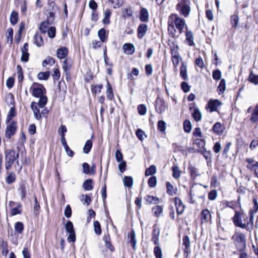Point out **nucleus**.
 Segmentation results:
<instances>
[{
    "label": "nucleus",
    "instance_id": "nucleus-1",
    "mask_svg": "<svg viewBox=\"0 0 258 258\" xmlns=\"http://www.w3.org/2000/svg\"><path fill=\"white\" fill-rule=\"evenodd\" d=\"M176 28H177V16L175 14H172L169 18L168 30L171 37L169 42L172 44L170 46L171 53L172 62L175 68L177 65V45L176 44L175 40H173L172 39H175L176 36Z\"/></svg>",
    "mask_w": 258,
    "mask_h": 258
},
{
    "label": "nucleus",
    "instance_id": "nucleus-2",
    "mask_svg": "<svg viewBox=\"0 0 258 258\" xmlns=\"http://www.w3.org/2000/svg\"><path fill=\"white\" fill-rule=\"evenodd\" d=\"M30 90L33 96L39 98L37 104L40 107L43 108L47 102V98L45 95L46 90L44 86L42 84L34 83Z\"/></svg>",
    "mask_w": 258,
    "mask_h": 258
},
{
    "label": "nucleus",
    "instance_id": "nucleus-3",
    "mask_svg": "<svg viewBox=\"0 0 258 258\" xmlns=\"http://www.w3.org/2000/svg\"><path fill=\"white\" fill-rule=\"evenodd\" d=\"M253 219L252 215H250L249 217L243 214L236 212L233 218V222L236 226L250 230L253 227Z\"/></svg>",
    "mask_w": 258,
    "mask_h": 258
},
{
    "label": "nucleus",
    "instance_id": "nucleus-4",
    "mask_svg": "<svg viewBox=\"0 0 258 258\" xmlns=\"http://www.w3.org/2000/svg\"><path fill=\"white\" fill-rule=\"evenodd\" d=\"M5 168L9 170L11 168L14 162L18 159L19 153H16L14 150L8 149L5 152Z\"/></svg>",
    "mask_w": 258,
    "mask_h": 258
},
{
    "label": "nucleus",
    "instance_id": "nucleus-5",
    "mask_svg": "<svg viewBox=\"0 0 258 258\" xmlns=\"http://www.w3.org/2000/svg\"><path fill=\"white\" fill-rule=\"evenodd\" d=\"M185 28L186 30V40L190 46H193L195 43L194 42L193 34L191 32L187 31V26L183 19L178 18V30L181 31L182 29Z\"/></svg>",
    "mask_w": 258,
    "mask_h": 258
},
{
    "label": "nucleus",
    "instance_id": "nucleus-6",
    "mask_svg": "<svg viewBox=\"0 0 258 258\" xmlns=\"http://www.w3.org/2000/svg\"><path fill=\"white\" fill-rule=\"evenodd\" d=\"M5 136L8 139H10L12 136L15 134L17 130V122L12 121L10 122L7 123Z\"/></svg>",
    "mask_w": 258,
    "mask_h": 258
},
{
    "label": "nucleus",
    "instance_id": "nucleus-7",
    "mask_svg": "<svg viewBox=\"0 0 258 258\" xmlns=\"http://www.w3.org/2000/svg\"><path fill=\"white\" fill-rule=\"evenodd\" d=\"M64 227L67 232L69 234L67 240L69 242H74L76 240V234L73 223L70 221H68L66 223Z\"/></svg>",
    "mask_w": 258,
    "mask_h": 258
},
{
    "label": "nucleus",
    "instance_id": "nucleus-8",
    "mask_svg": "<svg viewBox=\"0 0 258 258\" xmlns=\"http://www.w3.org/2000/svg\"><path fill=\"white\" fill-rule=\"evenodd\" d=\"M167 108V105L164 100L158 96L156 100L155 110L159 114L164 112Z\"/></svg>",
    "mask_w": 258,
    "mask_h": 258
},
{
    "label": "nucleus",
    "instance_id": "nucleus-9",
    "mask_svg": "<svg viewBox=\"0 0 258 258\" xmlns=\"http://www.w3.org/2000/svg\"><path fill=\"white\" fill-rule=\"evenodd\" d=\"M190 11V2L188 0H182L180 3V14L184 17H187Z\"/></svg>",
    "mask_w": 258,
    "mask_h": 258
},
{
    "label": "nucleus",
    "instance_id": "nucleus-10",
    "mask_svg": "<svg viewBox=\"0 0 258 258\" xmlns=\"http://www.w3.org/2000/svg\"><path fill=\"white\" fill-rule=\"evenodd\" d=\"M247 113H250L251 115L249 118V120L251 122L255 123L258 122V103L252 108L251 106L249 107L247 110Z\"/></svg>",
    "mask_w": 258,
    "mask_h": 258
},
{
    "label": "nucleus",
    "instance_id": "nucleus-11",
    "mask_svg": "<svg viewBox=\"0 0 258 258\" xmlns=\"http://www.w3.org/2000/svg\"><path fill=\"white\" fill-rule=\"evenodd\" d=\"M221 105V103L218 100H211L207 104V108L209 109L210 112L215 111Z\"/></svg>",
    "mask_w": 258,
    "mask_h": 258
},
{
    "label": "nucleus",
    "instance_id": "nucleus-12",
    "mask_svg": "<svg viewBox=\"0 0 258 258\" xmlns=\"http://www.w3.org/2000/svg\"><path fill=\"white\" fill-rule=\"evenodd\" d=\"M190 244V240L187 236H184L182 239V245L184 246V256L187 258L190 252L189 246Z\"/></svg>",
    "mask_w": 258,
    "mask_h": 258
},
{
    "label": "nucleus",
    "instance_id": "nucleus-13",
    "mask_svg": "<svg viewBox=\"0 0 258 258\" xmlns=\"http://www.w3.org/2000/svg\"><path fill=\"white\" fill-rule=\"evenodd\" d=\"M211 214L207 209L203 210L201 213L202 223H207L211 220Z\"/></svg>",
    "mask_w": 258,
    "mask_h": 258
},
{
    "label": "nucleus",
    "instance_id": "nucleus-14",
    "mask_svg": "<svg viewBox=\"0 0 258 258\" xmlns=\"http://www.w3.org/2000/svg\"><path fill=\"white\" fill-rule=\"evenodd\" d=\"M160 235V230L159 228H157L156 226H154L153 227V233H152V240L154 242L155 245H159V236Z\"/></svg>",
    "mask_w": 258,
    "mask_h": 258
},
{
    "label": "nucleus",
    "instance_id": "nucleus-15",
    "mask_svg": "<svg viewBox=\"0 0 258 258\" xmlns=\"http://www.w3.org/2000/svg\"><path fill=\"white\" fill-rule=\"evenodd\" d=\"M234 241L240 243L242 246L245 244V236L242 233H236L232 236Z\"/></svg>",
    "mask_w": 258,
    "mask_h": 258
},
{
    "label": "nucleus",
    "instance_id": "nucleus-16",
    "mask_svg": "<svg viewBox=\"0 0 258 258\" xmlns=\"http://www.w3.org/2000/svg\"><path fill=\"white\" fill-rule=\"evenodd\" d=\"M122 49L124 52L127 54H132L135 50L134 45L131 43L124 44L123 45Z\"/></svg>",
    "mask_w": 258,
    "mask_h": 258
},
{
    "label": "nucleus",
    "instance_id": "nucleus-17",
    "mask_svg": "<svg viewBox=\"0 0 258 258\" xmlns=\"http://www.w3.org/2000/svg\"><path fill=\"white\" fill-rule=\"evenodd\" d=\"M212 130L216 134L221 135L224 132L225 127L223 124L218 122L213 125Z\"/></svg>",
    "mask_w": 258,
    "mask_h": 258
},
{
    "label": "nucleus",
    "instance_id": "nucleus-18",
    "mask_svg": "<svg viewBox=\"0 0 258 258\" xmlns=\"http://www.w3.org/2000/svg\"><path fill=\"white\" fill-rule=\"evenodd\" d=\"M148 27L145 24H142L139 25L138 28V37L139 38H142L146 34Z\"/></svg>",
    "mask_w": 258,
    "mask_h": 258
},
{
    "label": "nucleus",
    "instance_id": "nucleus-19",
    "mask_svg": "<svg viewBox=\"0 0 258 258\" xmlns=\"http://www.w3.org/2000/svg\"><path fill=\"white\" fill-rule=\"evenodd\" d=\"M180 76L183 80H187L188 79L187 65L185 62H182L180 67Z\"/></svg>",
    "mask_w": 258,
    "mask_h": 258
},
{
    "label": "nucleus",
    "instance_id": "nucleus-20",
    "mask_svg": "<svg viewBox=\"0 0 258 258\" xmlns=\"http://www.w3.org/2000/svg\"><path fill=\"white\" fill-rule=\"evenodd\" d=\"M140 20L142 22H148L149 20V13L148 10L142 8L140 11Z\"/></svg>",
    "mask_w": 258,
    "mask_h": 258
},
{
    "label": "nucleus",
    "instance_id": "nucleus-21",
    "mask_svg": "<svg viewBox=\"0 0 258 258\" xmlns=\"http://www.w3.org/2000/svg\"><path fill=\"white\" fill-rule=\"evenodd\" d=\"M31 107L34 114L35 117L36 119L39 120L41 118V114L40 113L39 109L36 106V103L33 102L31 103Z\"/></svg>",
    "mask_w": 258,
    "mask_h": 258
},
{
    "label": "nucleus",
    "instance_id": "nucleus-22",
    "mask_svg": "<svg viewBox=\"0 0 258 258\" xmlns=\"http://www.w3.org/2000/svg\"><path fill=\"white\" fill-rule=\"evenodd\" d=\"M51 27L48 21H44L40 24L39 28L41 33L45 34Z\"/></svg>",
    "mask_w": 258,
    "mask_h": 258
},
{
    "label": "nucleus",
    "instance_id": "nucleus-23",
    "mask_svg": "<svg viewBox=\"0 0 258 258\" xmlns=\"http://www.w3.org/2000/svg\"><path fill=\"white\" fill-rule=\"evenodd\" d=\"M106 87H107V89H106L107 98L109 100H112L114 98V94L113 93V91H112L111 85L109 83L108 80L107 81Z\"/></svg>",
    "mask_w": 258,
    "mask_h": 258
},
{
    "label": "nucleus",
    "instance_id": "nucleus-24",
    "mask_svg": "<svg viewBox=\"0 0 258 258\" xmlns=\"http://www.w3.org/2000/svg\"><path fill=\"white\" fill-rule=\"evenodd\" d=\"M34 43L38 47H41L43 45L44 42L42 36L38 33H36L34 36Z\"/></svg>",
    "mask_w": 258,
    "mask_h": 258
},
{
    "label": "nucleus",
    "instance_id": "nucleus-25",
    "mask_svg": "<svg viewBox=\"0 0 258 258\" xmlns=\"http://www.w3.org/2000/svg\"><path fill=\"white\" fill-rule=\"evenodd\" d=\"M68 50L65 47L60 48L57 50V56L59 59H62L65 57V56L67 55Z\"/></svg>",
    "mask_w": 258,
    "mask_h": 258
},
{
    "label": "nucleus",
    "instance_id": "nucleus-26",
    "mask_svg": "<svg viewBox=\"0 0 258 258\" xmlns=\"http://www.w3.org/2000/svg\"><path fill=\"white\" fill-rule=\"evenodd\" d=\"M98 35L101 42H104L106 41L107 37L106 35V31L104 29L102 28L99 30L98 32Z\"/></svg>",
    "mask_w": 258,
    "mask_h": 258
},
{
    "label": "nucleus",
    "instance_id": "nucleus-27",
    "mask_svg": "<svg viewBox=\"0 0 258 258\" xmlns=\"http://www.w3.org/2000/svg\"><path fill=\"white\" fill-rule=\"evenodd\" d=\"M166 185L168 194L173 196L176 194V189L174 188L173 185L170 182H167Z\"/></svg>",
    "mask_w": 258,
    "mask_h": 258
},
{
    "label": "nucleus",
    "instance_id": "nucleus-28",
    "mask_svg": "<svg viewBox=\"0 0 258 258\" xmlns=\"http://www.w3.org/2000/svg\"><path fill=\"white\" fill-rule=\"evenodd\" d=\"M16 115V112L15 108L13 107L11 108L8 114L7 119L6 120V122L9 123V122H10L12 121H13L12 118H13V117L15 116Z\"/></svg>",
    "mask_w": 258,
    "mask_h": 258
},
{
    "label": "nucleus",
    "instance_id": "nucleus-29",
    "mask_svg": "<svg viewBox=\"0 0 258 258\" xmlns=\"http://www.w3.org/2000/svg\"><path fill=\"white\" fill-rule=\"evenodd\" d=\"M157 171L156 167L155 165H151L148 168L146 169L145 172V175L146 176L152 175L156 173Z\"/></svg>",
    "mask_w": 258,
    "mask_h": 258
},
{
    "label": "nucleus",
    "instance_id": "nucleus-30",
    "mask_svg": "<svg viewBox=\"0 0 258 258\" xmlns=\"http://www.w3.org/2000/svg\"><path fill=\"white\" fill-rule=\"evenodd\" d=\"M128 238H130V242L131 243L133 249H135L136 240L135 239V232L134 231H132L128 235Z\"/></svg>",
    "mask_w": 258,
    "mask_h": 258
},
{
    "label": "nucleus",
    "instance_id": "nucleus-31",
    "mask_svg": "<svg viewBox=\"0 0 258 258\" xmlns=\"http://www.w3.org/2000/svg\"><path fill=\"white\" fill-rule=\"evenodd\" d=\"M125 186L131 187L133 184V179L131 176H124L123 179Z\"/></svg>",
    "mask_w": 258,
    "mask_h": 258
},
{
    "label": "nucleus",
    "instance_id": "nucleus-32",
    "mask_svg": "<svg viewBox=\"0 0 258 258\" xmlns=\"http://www.w3.org/2000/svg\"><path fill=\"white\" fill-rule=\"evenodd\" d=\"M92 183V180L91 179H87L83 183V187L86 190H91L93 189Z\"/></svg>",
    "mask_w": 258,
    "mask_h": 258
},
{
    "label": "nucleus",
    "instance_id": "nucleus-33",
    "mask_svg": "<svg viewBox=\"0 0 258 258\" xmlns=\"http://www.w3.org/2000/svg\"><path fill=\"white\" fill-rule=\"evenodd\" d=\"M111 14V12L110 10H106L104 12V17L103 20V23L104 24H108L110 23L109 18Z\"/></svg>",
    "mask_w": 258,
    "mask_h": 258
},
{
    "label": "nucleus",
    "instance_id": "nucleus-34",
    "mask_svg": "<svg viewBox=\"0 0 258 258\" xmlns=\"http://www.w3.org/2000/svg\"><path fill=\"white\" fill-rule=\"evenodd\" d=\"M146 201L150 204H157L159 202V199L156 197L147 195L145 197Z\"/></svg>",
    "mask_w": 258,
    "mask_h": 258
},
{
    "label": "nucleus",
    "instance_id": "nucleus-35",
    "mask_svg": "<svg viewBox=\"0 0 258 258\" xmlns=\"http://www.w3.org/2000/svg\"><path fill=\"white\" fill-rule=\"evenodd\" d=\"M18 20V14L17 12L13 11L10 17V22L12 25H15Z\"/></svg>",
    "mask_w": 258,
    "mask_h": 258
},
{
    "label": "nucleus",
    "instance_id": "nucleus-36",
    "mask_svg": "<svg viewBox=\"0 0 258 258\" xmlns=\"http://www.w3.org/2000/svg\"><path fill=\"white\" fill-rule=\"evenodd\" d=\"M226 88V81L224 79H221L220 84L218 87V91L219 94L223 93Z\"/></svg>",
    "mask_w": 258,
    "mask_h": 258
},
{
    "label": "nucleus",
    "instance_id": "nucleus-37",
    "mask_svg": "<svg viewBox=\"0 0 258 258\" xmlns=\"http://www.w3.org/2000/svg\"><path fill=\"white\" fill-rule=\"evenodd\" d=\"M15 230L18 233H22L24 230V225L21 222H17L15 224Z\"/></svg>",
    "mask_w": 258,
    "mask_h": 258
},
{
    "label": "nucleus",
    "instance_id": "nucleus-38",
    "mask_svg": "<svg viewBox=\"0 0 258 258\" xmlns=\"http://www.w3.org/2000/svg\"><path fill=\"white\" fill-rule=\"evenodd\" d=\"M50 76L49 72H40L37 75V78L40 80H46Z\"/></svg>",
    "mask_w": 258,
    "mask_h": 258
},
{
    "label": "nucleus",
    "instance_id": "nucleus-39",
    "mask_svg": "<svg viewBox=\"0 0 258 258\" xmlns=\"http://www.w3.org/2000/svg\"><path fill=\"white\" fill-rule=\"evenodd\" d=\"M22 206L21 204H18L17 206L12 209L11 214L12 216H15L17 214H20L22 212Z\"/></svg>",
    "mask_w": 258,
    "mask_h": 258
},
{
    "label": "nucleus",
    "instance_id": "nucleus-40",
    "mask_svg": "<svg viewBox=\"0 0 258 258\" xmlns=\"http://www.w3.org/2000/svg\"><path fill=\"white\" fill-rule=\"evenodd\" d=\"M16 180V175L14 172H10L9 173L6 178V182L8 184H11Z\"/></svg>",
    "mask_w": 258,
    "mask_h": 258
},
{
    "label": "nucleus",
    "instance_id": "nucleus-41",
    "mask_svg": "<svg viewBox=\"0 0 258 258\" xmlns=\"http://www.w3.org/2000/svg\"><path fill=\"white\" fill-rule=\"evenodd\" d=\"M19 191L21 195L22 200H24L26 196V185L24 184H21L19 188Z\"/></svg>",
    "mask_w": 258,
    "mask_h": 258
},
{
    "label": "nucleus",
    "instance_id": "nucleus-42",
    "mask_svg": "<svg viewBox=\"0 0 258 258\" xmlns=\"http://www.w3.org/2000/svg\"><path fill=\"white\" fill-rule=\"evenodd\" d=\"M92 146V141L90 140H87L83 148L84 152L86 154L88 153L90 151Z\"/></svg>",
    "mask_w": 258,
    "mask_h": 258
},
{
    "label": "nucleus",
    "instance_id": "nucleus-43",
    "mask_svg": "<svg viewBox=\"0 0 258 258\" xmlns=\"http://www.w3.org/2000/svg\"><path fill=\"white\" fill-rule=\"evenodd\" d=\"M239 22V17L237 15H233L231 17V24L232 26L236 28Z\"/></svg>",
    "mask_w": 258,
    "mask_h": 258
},
{
    "label": "nucleus",
    "instance_id": "nucleus-44",
    "mask_svg": "<svg viewBox=\"0 0 258 258\" xmlns=\"http://www.w3.org/2000/svg\"><path fill=\"white\" fill-rule=\"evenodd\" d=\"M93 226L95 233L98 235H100L101 233V229L99 222L98 221H94Z\"/></svg>",
    "mask_w": 258,
    "mask_h": 258
},
{
    "label": "nucleus",
    "instance_id": "nucleus-45",
    "mask_svg": "<svg viewBox=\"0 0 258 258\" xmlns=\"http://www.w3.org/2000/svg\"><path fill=\"white\" fill-rule=\"evenodd\" d=\"M192 116L196 121H199L201 119L202 114L199 109L196 108L194 109Z\"/></svg>",
    "mask_w": 258,
    "mask_h": 258
},
{
    "label": "nucleus",
    "instance_id": "nucleus-46",
    "mask_svg": "<svg viewBox=\"0 0 258 258\" xmlns=\"http://www.w3.org/2000/svg\"><path fill=\"white\" fill-rule=\"evenodd\" d=\"M154 253L156 258L162 257V252L161 248L157 245L154 249Z\"/></svg>",
    "mask_w": 258,
    "mask_h": 258
},
{
    "label": "nucleus",
    "instance_id": "nucleus-47",
    "mask_svg": "<svg viewBox=\"0 0 258 258\" xmlns=\"http://www.w3.org/2000/svg\"><path fill=\"white\" fill-rule=\"evenodd\" d=\"M108 3L111 4H114L113 8H118L121 6L123 4V0H108Z\"/></svg>",
    "mask_w": 258,
    "mask_h": 258
},
{
    "label": "nucleus",
    "instance_id": "nucleus-48",
    "mask_svg": "<svg viewBox=\"0 0 258 258\" xmlns=\"http://www.w3.org/2000/svg\"><path fill=\"white\" fill-rule=\"evenodd\" d=\"M249 80L252 83L257 85L258 84V75L253 74L252 72L249 74Z\"/></svg>",
    "mask_w": 258,
    "mask_h": 258
},
{
    "label": "nucleus",
    "instance_id": "nucleus-49",
    "mask_svg": "<svg viewBox=\"0 0 258 258\" xmlns=\"http://www.w3.org/2000/svg\"><path fill=\"white\" fill-rule=\"evenodd\" d=\"M17 75L19 82L22 81L23 80V70L22 67L18 65L17 66Z\"/></svg>",
    "mask_w": 258,
    "mask_h": 258
},
{
    "label": "nucleus",
    "instance_id": "nucleus-50",
    "mask_svg": "<svg viewBox=\"0 0 258 258\" xmlns=\"http://www.w3.org/2000/svg\"><path fill=\"white\" fill-rule=\"evenodd\" d=\"M152 211L156 217H159L162 213L163 209L160 206H156L153 208Z\"/></svg>",
    "mask_w": 258,
    "mask_h": 258
},
{
    "label": "nucleus",
    "instance_id": "nucleus-51",
    "mask_svg": "<svg viewBox=\"0 0 258 258\" xmlns=\"http://www.w3.org/2000/svg\"><path fill=\"white\" fill-rule=\"evenodd\" d=\"M148 185L151 187H154L157 184V178L155 176H151L148 181Z\"/></svg>",
    "mask_w": 258,
    "mask_h": 258
},
{
    "label": "nucleus",
    "instance_id": "nucleus-52",
    "mask_svg": "<svg viewBox=\"0 0 258 258\" xmlns=\"http://www.w3.org/2000/svg\"><path fill=\"white\" fill-rule=\"evenodd\" d=\"M54 63V59L52 57H50V56H48L45 59V60H44L43 61L42 66L43 67H45L47 64L52 66Z\"/></svg>",
    "mask_w": 258,
    "mask_h": 258
},
{
    "label": "nucleus",
    "instance_id": "nucleus-53",
    "mask_svg": "<svg viewBox=\"0 0 258 258\" xmlns=\"http://www.w3.org/2000/svg\"><path fill=\"white\" fill-rule=\"evenodd\" d=\"M47 32L49 38H54L55 37L56 29L54 27L51 26Z\"/></svg>",
    "mask_w": 258,
    "mask_h": 258
},
{
    "label": "nucleus",
    "instance_id": "nucleus-54",
    "mask_svg": "<svg viewBox=\"0 0 258 258\" xmlns=\"http://www.w3.org/2000/svg\"><path fill=\"white\" fill-rule=\"evenodd\" d=\"M183 128L185 132L189 133L191 129V124L189 121L185 120L183 123Z\"/></svg>",
    "mask_w": 258,
    "mask_h": 258
},
{
    "label": "nucleus",
    "instance_id": "nucleus-55",
    "mask_svg": "<svg viewBox=\"0 0 258 258\" xmlns=\"http://www.w3.org/2000/svg\"><path fill=\"white\" fill-rule=\"evenodd\" d=\"M138 111L140 115H144L146 113L147 109L144 104H141L138 107Z\"/></svg>",
    "mask_w": 258,
    "mask_h": 258
},
{
    "label": "nucleus",
    "instance_id": "nucleus-56",
    "mask_svg": "<svg viewBox=\"0 0 258 258\" xmlns=\"http://www.w3.org/2000/svg\"><path fill=\"white\" fill-rule=\"evenodd\" d=\"M158 129L162 132L165 131L166 123L163 120H160L158 123Z\"/></svg>",
    "mask_w": 258,
    "mask_h": 258
},
{
    "label": "nucleus",
    "instance_id": "nucleus-57",
    "mask_svg": "<svg viewBox=\"0 0 258 258\" xmlns=\"http://www.w3.org/2000/svg\"><path fill=\"white\" fill-rule=\"evenodd\" d=\"M192 134L195 137L202 138L203 137L202 132L199 127L195 128L193 131Z\"/></svg>",
    "mask_w": 258,
    "mask_h": 258
},
{
    "label": "nucleus",
    "instance_id": "nucleus-58",
    "mask_svg": "<svg viewBox=\"0 0 258 258\" xmlns=\"http://www.w3.org/2000/svg\"><path fill=\"white\" fill-rule=\"evenodd\" d=\"M212 76H213V79L216 80H220L221 78V71L219 70H215L213 72Z\"/></svg>",
    "mask_w": 258,
    "mask_h": 258
},
{
    "label": "nucleus",
    "instance_id": "nucleus-59",
    "mask_svg": "<svg viewBox=\"0 0 258 258\" xmlns=\"http://www.w3.org/2000/svg\"><path fill=\"white\" fill-rule=\"evenodd\" d=\"M82 167L83 169V173L85 174H91V172L90 170V166L88 163H83Z\"/></svg>",
    "mask_w": 258,
    "mask_h": 258
},
{
    "label": "nucleus",
    "instance_id": "nucleus-60",
    "mask_svg": "<svg viewBox=\"0 0 258 258\" xmlns=\"http://www.w3.org/2000/svg\"><path fill=\"white\" fill-rule=\"evenodd\" d=\"M7 38L8 42L10 41L12 42L13 41V30L12 28H9L7 30Z\"/></svg>",
    "mask_w": 258,
    "mask_h": 258
},
{
    "label": "nucleus",
    "instance_id": "nucleus-61",
    "mask_svg": "<svg viewBox=\"0 0 258 258\" xmlns=\"http://www.w3.org/2000/svg\"><path fill=\"white\" fill-rule=\"evenodd\" d=\"M196 64L201 68H203L205 66L203 58L201 57H199L195 60Z\"/></svg>",
    "mask_w": 258,
    "mask_h": 258
},
{
    "label": "nucleus",
    "instance_id": "nucleus-62",
    "mask_svg": "<svg viewBox=\"0 0 258 258\" xmlns=\"http://www.w3.org/2000/svg\"><path fill=\"white\" fill-rule=\"evenodd\" d=\"M2 254L6 256L8 253L9 252V250L8 249V245L7 242H3L2 245Z\"/></svg>",
    "mask_w": 258,
    "mask_h": 258
},
{
    "label": "nucleus",
    "instance_id": "nucleus-63",
    "mask_svg": "<svg viewBox=\"0 0 258 258\" xmlns=\"http://www.w3.org/2000/svg\"><path fill=\"white\" fill-rule=\"evenodd\" d=\"M64 215L67 218L71 217L72 215V209L69 205H68L66 206V209L64 210Z\"/></svg>",
    "mask_w": 258,
    "mask_h": 258
},
{
    "label": "nucleus",
    "instance_id": "nucleus-64",
    "mask_svg": "<svg viewBox=\"0 0 258 258\" xmlns=\"http://www.w3.org/2000/svg\"><path fill=\"white\" fill-rule=\"evenodd\" d=\"M181 88L182 90L185 93L188 92L190 90V86L186 82H183L181 83Z\"/></svg>",
    "mask_w": 258,
    "mask_h": 258
}]
</instances>
